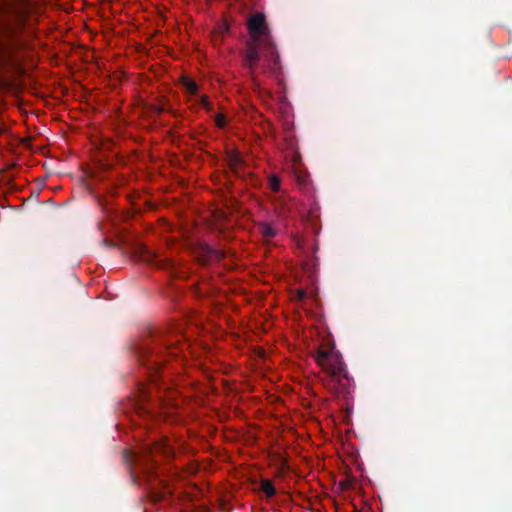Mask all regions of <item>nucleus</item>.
Here are the masks:
<instances>
[{
    "label": "nucleus",
    "mask_w": 512,
    "mask_h": 512,
    "mask_svg": "<svg viewBox=\"0 0 512 512\" xmlns=\"http://www.w3.org/2000/svg\"><path fill=\"white\" fill-rule=\"evenodd\" d=\"M248 30L250 38L243 54V65L248 70L247 76L254 91L261 93L263 87L257 69L265 75L278 77L281 73L280 59L264 14L252 15L248 20Z\"/></svg>",
    "instance_id": "nucleus-1"
},
{
    "label": "nucleus",
    "mask_w": 512,
    "mask_h": 512,
    "mask_svg": "<svg viewBox=\"0 0 512 512\" xmlns=\"http://www.w3.org/2000/svg\"><path fill=\"white\" fill-rule=\"evenodd\" d=\"M182 351L178 339L173 340L164 332H155L138 344L135 353L138 363L147 373L150 384L157 387L158 381L162 377L159 376V369L166 361L164 352L177 356Z\"/></svg>",
    "instance_id": "nucleus-2"
},
{
    "label": "nucleus",
    "mask_w": 512,
    "mask_h": 512,
    "mask_svg": "<svg viewBox=\"0 0 512 512\" xmlns=\"http://www.w3.org/2000/svg\"><path fill=\"white\" fill-rule=\"evenodd\" d=\"M314 358L317 364L327 374L325 385L336 394H346L351 387L352 379L349 377L341 355L333 350L319 349Z\"/></svg>",
    "instance_id": "nucleus-3"
},
{
    "label": "nucleus",
    "mask_w": 512,
    "mask_h": 512,
    "mask_svg": "<svg viewBox=\"0 0 512 512\" xmlns=\"http://www.w3.org/2000/svg\"><path fill=\"white\" fill-rule=\"evenodd\" d=\"M174 449L167 439H161L144 444L137 453L125 451L124 459L135 470H140L151 481V476L156 469L157 462L154 456L159 454L169 459L174 456Z\"/></svg>",
    "instance_id": "nucleus-4"
},
{
    "label": "nucleus",
    "mask_w": 512,
    "mask_h": 512,
    "mask_svg": "<svg viewBox=\"0 0 512 512\" xmlns=\"http://www.w3.org/2000/svg\"><path fill=\"white\" fill-rule=\"evenodd\" d=\"M27 0H0V10L20 16L24 12Z\"/></svg>",
    "instance_id": "nucleus-5"
},
{
    "label": "nucleus",
    "mask_w": 512,
    "mask_h": 512,
    "mask_svg": "<svg viewBox=\"0 0 512 512\" xmlns=\"http://www.w3.org/2000/svg\"><path fill=\"white\" fill-rule=\"evenodd\" d=\"M227 161L230 169L235 174L239 175L240 168L244 164L241 155L237 151H230L227 154Z\"/></svg>",
    "instance_id": "nucleus-6"
},
{
    "label": "nucleus",
    "mask_w": 512,
    "mask_h": 512,
    "mask_svg": "<svg viewBox=\"0 0 512 512\" xmlns=\"http://www.w3.org/2000/svg\"><path fill=\"white\" fill-rule=\"evenodd\" d=\"M140 259L149 265L161 267L160 260L158 259V257L146 247L141 248Z\"/></svg>",
    "instance_id": "nucleus-7"
},
{
    "label": "nucleus",
    "mask_w": 512,
    "mask_h": 512,
    "mask_svg": "<svg viewBox=\"0 0 512 512\" xmlns=\"http://www.w3.org/2000/svg\"><path fill=\"white\" fill-rule=\"evenodd\" d=\"M260 488L268 498H272L276 494V489L269 479H262L260 482Z\"/></svg>",
    "instance_id": "nucleus-8"
},
{
    "label": "nucleus",
    "mask_w": 512,
    "mask_h": 512,
    "mask_svg": "<svg viewBox=\"0 0 512 512\" xmlns=\"http://www.w3.org/2000/svg\"><path fill=\"white\" fill-rule=\"evenodd\" d=\"M259 230L261 235L267 240L275 237L276 235V230L267 223H260Z\"/></svg>",
    "instance_id": "nucleus-9"
},
{
    "label": "nucleus",
    "mask_w": 512,
    "mask_h": 512,
    "mask_svg": "<svg viewBox=\"0 0 512 512\" xmlns=\"http://www.w3.org/2000/svg\"><path fill=\"white\" fill-rule=\"evenodd\" d=\"M285 140L287 142L288 148H290L293 152V161L297 162L300 158V154L297 149L296 140L292 135H286Z\"/></svg>",
    "instance_id": "nucleus-10"
},
{
    "label": "nucleus",
    "mask_w": 512,
    "mask_h": 512,
    "mask_svg": "<svg viewBox=\"0 0 512 512\" xmlns=\"http://www.w3.org/2000/svg\"><path fill=\"white\" fill-rule=\"evenodd\" d=\"M182 84H183L185 90L190 95H197L199 87H198V84L194 80L189 79V78H184L182 81Z\"/></svg>",
    "instance_id": "nucleus-11"
},
{
    "label": "nucleus",
    "mask_w": 512,
    "mask_h": 512,
    "mask_svg": "<svg viewBox=\"0 0 512 512\" xmlns=\"http://www.w3.org/2000/svg\"><path fill=\"white\" fill-rule=\"evenodd\" d=\"M150 389L143 383H139L138 385V398L139 404H144L148 401L150 396Z\"/></svg>",
    "instance_id": "nucleus-12"
},
{
    "label": "nucleus",
    "mask_w": 512,
    "mask_h": 512,
    "mask_svg": "<svg viewBox=\"0 0 512 512\" xmlns=\"http://www.w3.org/2000/svg\"><path fill=\"white\" fill-rule=\"evenodd\" d=\"M268 185L273 192H278L280 189V178L276 175H270L268 178Z\"/></svg>",
    "instance_id": "nucleus-13"
},
{
    "label": "nucleus",
    "mask_w": 512,
    "mask_h": 512,
    "mask_svg": "<svg viewBox=\"0 0 512 512\" xmlns=\"http://www.w3.org/2000/svg\"><path fill=\"white\" fill-rule=\"evenodd\" d=\"M200 103L201 105L208 111H210L212 109V104L211 102L209 101L208 97L203 95L201 96L200 98Z\"/></svg>",
    "instance_id": "nucleus-14"
},
{
    "label": "nucleus",
    "mask_w": 512,
    "mask_h": 512,
    "mask_svg": "<svg viewBox=\"0 0 512 512\" xmlns=\"http://www.w3.org/2000/svg\"><path fill=\"white\" fill-rule=\"evenodd\" d=\"M225 123H226V122H225V117H224V115H223V114H217V115H216V118H215V124H216L218 127L222 128V127H224V126H225Z\"/></svg>",
    "instance_id": "nucleus-15"
},
{
    "label": "nucleus",
    "mask_w": 512,
    "mask_h": 512,
    "mask_svg": "<svg viewBox=\"0 0 512 512\" xmlns=\"http://www.w3.org/2000/svg\"><path fill=\"white\" fill-rule=\"evenodd\" d=\"M299 181L301 184H305L306 183V177L305 176H299Z\"/></svg>",
    "instance_id": "nucleus-16"
},
{
    "label": "nucleus",
    "mask_w": 512,
    "mask_h": 512,
    "mask_svg": "<svg viewBox=\"0 0 512 512\" xmlns=\"http://www.w3.org/2000/svg\"><path fill=\"white\" fill-rule=\"evenodd\" d=\"M163 497H165V493H163V494H157V495L155 496V499H156V500H160V499H161V498H163Z\"/></svg>",
    "instance_id": "nucleus-17"
},
{
    "label": "nucleus",
    "mask_w": 512,
    "mask_h": 512,
    "mask_svg": "<svg viewBox=\"0 0 512 512\" xmlns=\"http://www.w3.org/2000/svg\"><path fill=\"white\" fill-rule=\"evenodd\" d=\"M306 293L304 291H299V298L303 299L305 297Z\"/></svg>",
    "instance_id": "nucleus-18"
},
{
    "label": "nucleus",
    "mask_w": 512,
    "mask_h": 512,
    "mask_svg": "<svg viewBox=\"0 0 512 512\" xmlns=\"http://www.w3.org/2000/svg\"><path fill=\"white\" fill-rule=\"evenodd\" d=\"M135 473H136L135 471H131V474H132V477H133V478L135 477V476H134V474H135Z\"/></svg>",
    "instance_id": "nucleus-19"
}]
</instances>
